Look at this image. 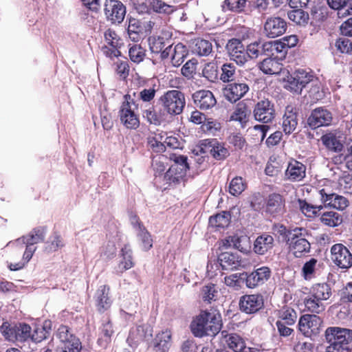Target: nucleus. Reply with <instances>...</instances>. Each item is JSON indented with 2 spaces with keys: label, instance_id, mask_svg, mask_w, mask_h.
Segmentation results:
<instances>
[{
  "label": "nucleus",
  "instance_id": "1",
  "mask_svg": "<svg viewBox=\"0 0 352 352\" xmlns=\"http://www.w3.org/2000/svg\"><path fill=\"white\" fill-rule=\"evenodd\" d=\"M221 316L216 309L201 311L193 320L191 329L196 337L214 336L221 330Z\"/></svg>",
  "mask_w": 352,
  "mask_h": 352
},
{
  "label": "nucleus",
  "instance_id": "2",
  "mask_svg": "<svg viewBox=\"0 0 352 352\" xmlns=\"http://www.w3.org/2000/svg\"><path fill=\"white\" fill-rule=\"evenodd\" d=\"M309 85L311 87L309 92L313 95L314 98L318 100L321 96L320 86L318 81L314 79L313 75L304 69H298L288 77L287 87L291 91L300 94L303 88Z\"/></svg>",
  "mask_w": 352,
  "mask_h": 352
},
{
  "label": "nucleus",
  "instance_id": "3",
  "mask_svg": "<svg viewBox=\"0 0 352 352\" xmlns=\"http://www.w3.org/2000/svg\"><path fill=\"white\" fill-rule=\"evenodd\" d=\"M326 340L330 344L327 352H349L352 342V330L340 327H329L324 332Z\"/></svg>",
  "mask_w": 352,
  "mask_h": 352
},
{
  "label": "nucleus",
  "instance_id": "4",
  "mask_svg": "<svg viewBox=\"0 0 352 352\" xmlns=\"http://www.w3.org/2000/svg\"><path fill=\"white\" fill-rule=\"evenodd\" d=\"M159 102L168 115L177 116L183 112L185 107V95L177 89L168 90L160 98Z\"/></svg>",
  "mask_w": 352,
  "mask_h": 352
},
{
  "label": "nucleus",
  "instance_id": "5",
  "mask_svg": "<svg viewBox=\"0 0 352 352\" xmlns=\"http://www.w3.org/2000/svg\"><path fill=\"white\" fill-rule=\"evenodd\" d=\"M308 232L303 228H296L289 233L287 244L296 258H301L310 252L311 244L307 239Z\"/></svg>",
  "mask_w": 352,
  "mask_h": 352
},
{
  "label": "nucleus",
  "instance_id": "6",
  "mask_svg": "<svg viewBox=\"0 0 352 352\" xmlns=\"http://www.w3.org/2000/svg\"><path fill=\"white\" fill-rule=\"evenodd\" d=\"M56 337L60 344L57 348V352H80L82 344L80 340L75 336L68 327L61 325L58 329Z\"/></svg>",
  "mask_w": 352,
  "mask_h": 352
},
{
  "label": "nucleus",
  "instance_id": "7",
  "mask_svg": "<svg viewBox=\"0 0 352 352\" xmlns=\"http://www.w3.org/2000/svg\"><path fill=\"white\" fill-rule=\"evenodd\" d=\"M124 98L125 101L122 102L119 111L120 121L127 129H135L140 125L138 116L134 112L135 109L138 108V104L133 100L129 101L131 96L129 95H126Z\"/></svg>",
  "mask_w": 352,
  "mask_h": 352
},
{
  "label": "nucleus",
  "instance_id": "8",
  "mask_svg": "<svg viewBox=\"0 0 352 352\" xmlns=\"http://www.w3.org/2000/svg\"><path fill=\"white\" fill-rule=\"evenodd\" d=\"M322 320L315 314H305L298 321L299 331L306 337L314 339L320 331Z\"/></svg>",
  "mask_w": 352,
  "mask_h": 352
},
{
  "label": "nucleus",
  "instance_id": "9",
  "mask_svg": "<svg viewBox=\"0 0 352 352\" xmlns=\"http://www.w3.org/2000/svg\"><path fill=\"white\" fill-rule=\"evenodd\" d=\"M170 160L173 162L169 169L165 174V177L172 182L179 181L184 177L189 169L187 162L188 157L184 155L173 153L170 155Z\"/></svg>",
  "mask_w": 352,
  "mask_h": 352
},
{
  "label": "nucleus",
  "instance_id": "10",
  "mask_svg": "<svg viewBox=\"0 0 352 352\" xmlns=\"http://www.w3.org/2000/svg\"><path fill=\"white\" fill-rule=\"evenodd\" d=\"M1 329L6 338L10 341L25 342L32 337L31 327L25 323L11 327L3 324Z\"/></svg>",
  "mask_w": 352,
  "mask_h": 352
},
{
  "label": "nucleus",
  "instance_id": "11",
  "mask_svg": "<svg viewBox=\"0 0 352 352\" xmlns=\"http://www.w3.org/2000/svg\"><path fill=\"white\" fill-rule=\"evenodd\" d=\"M254 119L260 122H272L276 116L274 104L267 98L258 101L253 109Z\"/></svg>",
  "mask_w": 352,
  "mask_h": 352
},
{
  "label": "nucleus",
  "instance_id": "12",
  "mask_svg": "<svg viewBox=\"0 0 352 352\" xmlns=\"http://www.w3.org/2000/svg\"><path fill=\"white\" fill-rule=\"evenodd\" d=\"M331 260L342 269H349L352 266V254L342 243L334 244L331 248Z\"/></svg>",
  "mask_w": 352,
  "mask_h": 352
},
{
  "label": "nucleus",
  "instance_id": "13",
  "mask_svg": "<svg viewBox=\"0 0 352 352\" xmlns=\"http://www.w3.org/2000/svg\"><path fill=\"white\" fill-rule=\"evenodd\" d=\"M226 49L230 60L234 61L237 65H243L248 61V55L241 40L230 39L226 44Z\"/></svg>",
  "mask_w": 352,
  "mask_h": 352
},
{
  "label": "nucleus",
  "instance_id": "14",
  "mask_svg": "<svg viewBox=\"0 0 352 352\" xmlns=\"http://www.w3.org/2000/svg\"><path fill=\"white\" fill-rule=\"evenodd\" d=\"M332 121V113L324 107L313 109L307 118V124L311 129L329 126Z\"/></svg>",
  "mask_w": 352,
  "mask_h": 352
},
{
  "label": "nucleus",
  "instance_id": "15",
  "mask_svg": "<svg viewBox=\"0 0 352 352\" xmlns=\"http://www.w3.org/2000/svg\"><path fill=\"white\" fill-rule=\"evenodd\" d=\"M104 11L107 20L113 23L122 22L126 14L125 6L118 0H106Z\"/></svg>",
  "mask_w": 352,
  "mask_h": 352
},
{
  "label": "nucleus",
  "instance_id": "16",
  "mask_svg": "<svg viewBox=\"0 0 352 352\" xmlns=\"http://www.w3.org/2000/svg\"><path fill=\"white\" fill-rule=\"evenodd\" d=\"M271 270L268 267L263 266L250 274L244 273L243 276L246 286L248 288H255L267 281L271 276Z\"/></svg>",
  "mask_w": 352,
  "mask_h": 352
},
{
  "label": "nucleus",
  "instance_id": "17",
  "mask_svg": "<svg viewBox=\"0 0 352 352\" xmlns=\"http://www.w3.org/2000/svg\"><path fill=\"white\" fill-rule=\"evenodd\" d=\"M199 151L202 154L210 153L217 160L225 159L228 155V151L217 140H204L201 145Z\"/></svg>",
  "mask_w": 352,
  "mask_h": 352
},
{
  "label": "nucleus",
  "instance_id": "18",
  "mask_svg": "<svg viewBox=\"0 0 352 352\" xmlns=\"http://www.w3.org/2000/svg\"><path fill=\"white\" fill-rule=\"evenodd\" d=\"M249 85L245 82H234L228 84L223 89L224 97L230 102H236L242 98L249 91Z\"/></svg>",
  "mask_w": 352,
  "mask_h": 352
},
{
  "label": "nucleus",
  "instance_id": "19",
  "mask_svg": "<svg viewBox=\"0 0 352 352\" xmlns=\"http://www.w3.org/2000/svg\"><path fill=\"white\" fill-rule=\"evenodd\" d=\"M286 21L278 16L269 17L264 24V34L269 38L283 35L287 30Z\"/></svg>",
  "mask_w": 352,
  "mask_h": 352
},
{
  "label": "nucleus",
  "instance_id": "20",
  "mask_svg": "<svg viewBox=\"0 0 352 352\" xmlns=\"http://www.w3.org/2000/svg\"><path fill=\"white\" fill-rule=\"evenodd\" d=\"M263 305V298L259 294L244 295L239 301L240 310L248 314L257 312Z\"/></svg>",
  "mask_w": 352,
  "mask_h": 352
},
{
  "label": "nucleus",
  "instance_id": "21",
  "mask_svg": "<svg viewBox=\"0 0 352 352\" xmlns=\"http://www.w3.org/2000/svg\"><path fill=\"white\" fill-rule=\"evenodd\" d=\"M194 104L201 110H208L215 106L217 100L212 91L201 89L195 91L192 96Z\"/></svg>",
  "mask_w": 352,
  "mask_h": 352
},
{
  "label": "nucleus",
  "instance_id": "22",
  "mask_svg": "<svg viewBox=\"0 0 352 352\" xmlns=\"http://www.w3.org/2000/svg\"><path fill=\"white\" fill-rule=\"evenodd\" d=\"M306 166L300 162L293 160L287 165L285 173V179L292 182H301L306 177Z\"/></svg>",
  "mask_w": 352,
  "mask_h": 352
},
{
  "label": "nucleus",
  "instance_id": "23",
  "mask_svg": "<svg viewBox=\"0 0 352 352\" xmlns=\"http://www.w3.org/2000/svg\"><path fill=\"white\" fill-rule=\"evenodd\" d=\"M321 196V201L324 204V207H331L339 210H343L349 206L348 199L335 193L327 194L324 189L319 191Z\"/></svg>",
  "mask_w": 352,
  "mask_h": 352
},
{
  "label": "nucleus",
  "instance_id": "24",
  "mask_svg": "<svg viewBox=\"0 0 352 352\" xmlns=\"http://www.w3.org/2000/svg\"><path fill=\"white\" fill-rule=\"evenodd\" d=\"M153 336V329L148 324L138 325L131 330L128 341L134 344L149 341Z\"/></svg>",
  "mask_w": 352,
  "mask_h": 352
},
{
  "label": "nucleus",
  "instance_id": "25",
  "mask_svg": "<svg viewBox=\"0 0 352 352\" xmlns=\"http://www.w3.org/2000/svg\"><path fill=\"white\" fill-rule=\"evenodd\" d=\"M109 287L105 285H101L97 289L94 298L98 311L102 313L109 309L112 300L109 296Z\"/></svg>",
  "mask_w": 352,
  "mask_h": 352
},
{
  "label": "nucleus",
  "instance_id": "26",
  "mask_svg": "<svg viewBox=\"0 0 352 352\" xmlns=\"http://www.w3.org/2000/svg\"><path fill=\"white\" fill-rule=\"evenodd\" d=\"M46 233L47 230L45 227H37L34 228L28 234L19 238L16 243L33 247L34 244L44 241Z\"/></svg>",
  "mask_w": 352,
  "mask_h": 352
},
{
  "label": "nucleus",
  "instance_id": "27",
  "mask_svg": "<svg viewBox=\"0 0 352 352\" xmlns=\"http://www.w3.org/2000/svg\"><path fill=\"white\" fill-rule=\"evenodd\" d=\"M218 262L221 268L225 270H234L238 269L242 264L241 259L236 254L225 252L218 256Z\"/></svg>",
  "mask_w": 352,
  "mask_h": 352
},
{
  "label": "nucleus",
  "instance_id": "28",
  "mask_svg": "<svg viewBox=\"0 0 352 352\" xmlns=\"http://www.w3.org/2000/svg\"><path fill=\"white\" fill-rule=\"evenodd\" d=\"M297 125L298 119L296 111L293 107L287 106L283 117V130L285 134L289 135L296 129Z\"/></svg>",
  "mask_w": 352,
  "mask_h": 352
},
{
  "label": "nucleus",
  "instance_id": "29",
  "mask_svg": "<svg viewBox=\"0 0 352 352\" xmlns=\"http://www.w3.org/2000/svg\"><path fill=\"white\" fill-rule=\"evenodd\" d=\"M282 60L276 58H267L259 64V69L265 74H279L283 67Z\"/></svg>",
  "mask_w": 352,
  "mask_h": 352
},
{
  "label": "nucleus",
  "instance_id": "30",
  "mask_svg": "<svg viewBox=\"0 0 352 352\" xmlns=\"http://www.w3.org/2000/svg\"><path fill=\"white\" fill-rule=\"evenodd\" d=\"M250 110L248 105L241 102L236 104L230 117V121L238 122L241 127H245L248 122Z\"/></svg>",
  "mask_w": 352,
  "mask_h": 352
},
{
  "label": "nucleus",
  "instance_id": "31",
  "mask_svg": "<svg viewBox=\"0 0 352 352\" xmlns=\"http://www.w3.org/2000/svg\"><path fill=\"white\" fill-rule=\"evenodd\" d=\"M172 41V35L168 32H164L161 35L154 38L150 43V49L153 53H160L169 47Z\"/></svg>",
  "mask_w": 352,
  "mask_h": 352
},
{
  "label": "nucleus",
  "instance_id": "32",
  "mask_svg": "<svg viewBox=\"0 0 352 352\" xmlns=\"http://www.w3.org/2000/svg\"><path fill=\"white\" fill-rule=\"evenodd\" d=\"M284 200L279 194L273 193L269 195L266 201V212L272 215H277L283 211Z\"/></svg>",
  "mask_w": 352,
  "mask_h": 352
},
{
  "label": "nucleus",
  "instance_id": "33",
  "mask_svg": "<svg viewBox=\"0 0 352 352\" xmlns=\"http://www.w3.org/2000/svg\"><path fill=\"white\" fill-rule=\"evenodd\" d=\"M274 246V238L269 234H263L256 238L254 243V251L256 254L263 255Z\"/></svg>",
  "mask_w": 352,
  "mask_h": 352
},
{
  "label": "nucleus",
  "instance_id": "34",
  "mask_svg": "<svg viewBox=\"0 0 352 352\" xmlns=\"http://www.w3.org/2000/svg\"><path fill=\"white\" fill-rule=\"evenodd\" d=\"M221 335L228 346L234 352H240L245 346L243 339L236 333H228L223 331Z\"/></svg>",
  "mask_w": 352,
  "mask_h": 352
},
{
  "label": "nucleus",
  "instance_id": "35",
  "mask_svg": "<svg viewBox=\"0 0 352 352\" xmlns=\"http://www.w3.org/2000/svg\"><path fill=\"white\" fill-rule=\"evenodd\" d=\"M120 257L121 259L118 267V271L119 272L122 273L133 267L134 263L132 256V250L129 245H124L121 249Z\"/></svg>",
  "mask_w": 352,
  "mask_h": 352
},
{
  "label": "nucleus",
  "instance_id": "36",
  "mask_svg": "<svg viewBox=\"0 0 352 352\" xmlns=\"http://www.w3.org/2000/svg\"><path fill=\"white\" fill-rule=\"evenodd\" d=\"M298 202L301 212L309 218L319 216L320 211L324 208V205H314L303 199H298Z\"/></svg>",
  "mask_w": 352,
  "mask_h": 352
},
{
  "label": "nucleus",
  "instance_id": "37",
  "mask_svg": "<svg viewBox=\"0 0 352 352\" xmlns=\"http://www.w3.org/2000/svg\"><path fill=\"white\" fill-rule=\"evenodd\" d=\"M310 292L312 297L326 300L331 295V289L327 283H318L312 286Z\"/></svg>",
  "mask_w": 352,
  "mask_h": 352
},
{
  "label": "nucleus",
  "instance_id": "38",
  "mask_svg": "<svg viewBox=\"0 0 352 352\" xmlns=\"http://www.w3.org/2000/svg\"><path fill=\"white\" fill-rule=\"evenodd\" d=\"M322 144L330 151L340 152L343 148V144L337 138L336 134L329 133L321 137Z\"/></svg>",
  "mask_w": 352,
  "mask_h": 352
},
{
  "label": "nucleus",
  "instance_id": "39",
  "mask_svg": "<svg viewBox=\"0 0 352 352\" xmlns=\"http://www.w3.org/2000/svg\"><path fill=\"white\" fill-rule=\"evenodd\" d=\"M287 16L289 20L296 25L303 27L308 24L309 20V14L303 10L298 8L289 11Z\"/></svg>",
  "mask_w": 352,
  "mask_h": 352
},
{
  "label": "nucleus",
  "instance_id": "40",
  "mask_svg": "<svg viewBox=\"0 0 352 352\" xmlns=\"http://www.w3.org/2000/svg\"><path fill=\"white\" fill-rule=\"evenodd\" d=\"M320 214V221L325 226L336 227L342 222V216L335 211L323 212Z\"/></svg>",
  "mask_w": 352,
  "mask_h": 352
},
{
  "label": "nucleus",
  "instance_id": "41",
  "mask_svg": "<svg viewBox=\"0 0 352 352\" xmlns=\"http://www.w3.org/2000/svg\"><path fill=\"white\" fill-rule=\"evenodd\" d=\"M247 0H224L221 8L223 12H242L246 6Z\"/></svg>",
  "mask_w": 352,
  "mask_h": 352
},
{
  "label": "nucleus",
  "instance_id": "42",
  "mask_svg": "<svg viewBox=\"0 0 352 352\" xmlns=\"http://www.w3.org/2000/svg\"><path fill=\"white\" fill-rule=\"evenodd\" d=\"M298 318L296 311L290 307H285L279 311V319L277 321L284 322L288 326L295 324Z\"/></svg>",
  "mask_w": 352,
  "mask_h": 352
},
{
  "label": "nucleus",
  "instance_id": "43",
  "mask_svg": "<svg viewBox=\"0 0 352 352\" xmlns=\"http://www.w3.org/2000/svg\"><path fill=\"white\" fill-rule=\"evenodd\" d=\"M230 214L228 212H223L209 219V224L212 227L224 228L230 223Z\"/></svg>",
  "mask_w": 352,
  "mask_h": 352
},
{
  "label": "nucleus",
  "instance_id": "44",
  "mask_svg": "<svg viewBox=\"0 0 352 352\" xmlns=\"http://www.w3.org/2000/svg\"><path fill=\"white\" fill-rule=\"evenodd\" d=\"M170 332L168 330L158 333L155 338V346L162 350V352H166L170 346Z\"/></svg>",
  "mask_w": 352,
  "mask_h": 352
},
{
  "label": "nucleus",
  "instance_id": "45",
  "mask_svg": "<svg viewBox=\"0 0 352 352\" xmlns=\"http://www.w3.org/2000/svg\"><path fill=\"white\" fill-rule=\"evenodd\" d=\"M139 232L136 233L140 241V245L143 250L148 251L153 247V239L151 235L145 227L139 226Z\"/></svg>",
  "mask_w": 352,
  "mask_h": 352
},
{
  "label": "nucleus",
  "instance_id": "46",
  "mask_svg": "<svg viewBox=\"0 0 352 352\" xmlns=\"http://www.w3.org/2000/svg\"><path fill=\"white\" fill-rule=\"evenodd\" d=\"M188 54L186 47L181 43L175 45V55L172 58V65L174 67L180 66Z\"/></svg>",
  "mask_w": 352,
  "mask_h": 352
},
{
  "label": "nucleus",
  "instance_id": "47",
  "mask_svg": "<svg viewBox=\"0 0 352 352\" xmlns=\"http://www.w3.org/2000/svg\"><path fill=\"white\" fill-rule=\"evenodd\" d=\"M26 245L25 251L23 253V259L21 261L17 263H10L9 265V268L10 270L16 271L22 269L26 263L29 262V261L32 258L34 252L36 250V247Z\"/></svg>",
  "mask_w": 352,
  "mask_h": 352
},
{
  "label": "nucleus",
  "instance_id": "48",
  "mask_svg": "<svg viewBox=\"0 0 352 352\" xmlns=\"http://www.w3.org/2000/svg\"><path fill=\"white\" fill-rule=\"evenodd\" d=\"M201 296L204 301L210 303L217 299L218 291L215 285L208 284L202 287Z\"/></svg>",
  "mask_w": 352,
  "mask_h": 352
},
{
  "label": "nucleus",
  "instance_id": "49",
  "mask_svg": "<svg viewBox=\"0 0 352 352\" xmlns=\"http://www.w3.org/2000/svg\"><path fill=\"white\" fill-rule=\"evenodd\" d=\"M151 10L160 14H169L173 10L172 7L162 0H147Z\"/></svg>",
  "mask_w": 352,
  "mask_h": 352
},
{
  "label": "nucleus",
  "instance_id": "50",
  "mask_svg": "<svg viewBox=\"0 0 352 352\" xmlns=\"http://www.w3.org/2000/svg\"><path fill=\"white\" fill-rule=\"evenodd\" d=\"M129 56L132 62L138 64L144 60L146 50L140 45H133L129 50Z\"/></svg>",
  "mask_w": 352,
  "mask_h": 352
},
{
  "label": "nucleus",
  "instance_id": "51",
  "mask_svg": "<svg viewBox=\"0 0 352 352\" xmlns=\"http://www.w3.org/2000/svg\"><path fill=\"white\" fill-rule=\"evenodd\" d=\"M320 299L314 297L305 300V305L307 309L311 312L320 314L325 309V306Z\"/></svg>",
  "mask_w": 352,
  "mask_h": 352
},
{
  "label": "nucleus",
  "instance_id": "52",
  "mask_svg": "<svg viewBox=\"0 0 352 352\" xmlns=\"http://www.w3.org/2000/svg\"><path fill=\"white\" fill-rule=\"evenodd\" d=\"M64 246V243L57 233H54L51 236L49 240L45 243V250L47 252H52L58 250Z\"/></svg>",
  "mask_w": 352,
  "mask_h": 352
},
{
  "label": "nucleus",
  "instance_id": "53",
  "mask_svg": "<svg viewBox=\"0 0 352 352\" xmlns=\"http://www.w3.org/2000/svg\"><path fill=\"white\" fill-rule=\"evenodd\" d=\"M212 50V43L205 39H198L196 41L194 51L199 56H208Z\"/></svg>",
  "mask_w": 352,
  "mask_h": 352
},
{
  "label": "nucleus",
  "instance_id": "54",
  "mask_svg": "<svg viewBox=\"0 0 352 352\" xmlns=\"http://www.w3.org/2000/svg\"><path fill=\"white\" fill-rule=\"evenodd\" d=\"M246 185L242 177H236L232 179L229 185V192L233 196H238L245 189Z\"/></svg>",
  "mask_w": 352,
  "mask_h": 352
},
{
  "label": "nucleus",
  "instance_id": "55",
  "mask_svg": "<svg viewBox=\"0 0 352 352\" xmlns=\"http://www.w3.org/2000/svg\"><path fill=\"white\" fill-rule=\"evenodd\" d=\"M220 79L224 82H229L234 80L236 67L232 63H225L221 67Z\"/></svg>",
  "mask_w": 352,
  "mask_h": 352
},
{
  "label": "nucleus",
  "instance_id": "56",
  "mask_svg": "<svg viewBox=\"0 0 352 352\" xmlns=\"http://www.w3.org/2000/svg\"><path fill=\"white\" fill-rule=\"evenodd\" d=\"M202 75L208 80L214 82L218 78L217 66L214 63H208L202 70Z\"/></svg>",
  "mask_w": 352,
  "mask_h": 352
},
{
  "label": "nucleus",
  "instance_id": "57",
  "mask_svg": "<svg viewBox=\"0 0 352 352\" xmlns=\"http://www.w3.org/2000/svg\"><path fill=\"white\" fill-rule=\"evenodd\" d=\"M104 40L108 45L120 48L122 45L121 40L115 31L109 29L104 32Z\"/></svg>",
  "mask_w": 352,
  "mask_h": 352
},
{
  "label": "nucleus",
  "instance_id": "58",
  "mask_svg": "<svg viewBox=\"0 0 352 352\" xmlns=\"http://www.w3.org/2000/svg\"><path fill=\"white\" fill-rule=\"evenodd\" d=\"M274 47L272 51V56L283 60L287 55L288 50L285 44L282 41H274Z\"/></svg>",
  "mask_w": 352,
  "mask_h": 352
},
{
  "label": "nucleus",
  "instance_id": "59",
  "mask_svg": "<svg viewBox=\"0 0 352 352\" xmlns=\"http://www.w3.org/2000/svg\"><path fill=\"white\" fill-rule=\"evenodd\" d=\"M232 247L241 252H246L248 251V248H250L249 239L244 236H233Z\"/></svg>",
  "mask_w": 352,
  "mask_h": 352
},
{
  "label": "nucleus",
  "instance_id": "60",
  "mask_svg": "<svg viewBox=\"0 0 352 352\" xmlns=\"http://www.w3.org/2000/svg\"><path fill=\"white\" fill-rule=\"evenodd\" d=\"M142 116L150 123L155 125L160 124V119L155 112L153 106L148 107L142 111Z\"/></svg>",
  "mask_w": 352,
  "mask_h": 352
},
{
  "label": "nucleus",
  "instance_id": "61",
  "mask_svg": "<svg viewBox=\"0 0 352 352\" xmlns=\"http://www.w3.org/2000/svg\"><path fill=\"white\" fill-rule=\"evenodd\" d=\"M197 61L195 58L188 60L182 68V74L183 76L188 78L192 77L193 74L195 73L197 68Z\"/></svg>",
  "mask_w": 352,
  "mask_h": 352
},
{
  "label": "nucleus",
  "instance_id": "62",
  "mask_svg": "<svg viewBox=\"0 0 352 352\" xmlns=\"http://www.w3.org/2000/svg\"><path fill=\"white\" fill-rule=\"evenodd\" d=\"M250 204L254 210L258 211L264 208L266 201L261 193H255L251 198Z\"/></svg>",
  "mask_w": 352,
  "mask_h": 352
},
{
  "label": "nucleus",
  "instance_id": "63",
  "mask_svg": "<svg viewBox=\"0 0 352 352\" xmlns=\"http://www.w3.org/2000/svg\"><path fill=\"white\" fill-rule=\"evenodd\" d=\"M245 50L248 53V58H256L260 55H263L260 42H254L250 44Z\"/></svg>",
  "mask_w": 352,
  "mask_h": 352
},
{
  "label": "nucleus",
  "instance_id": "64",
  "mask_svg": "<svg viewBox=\"0 0 352 352\" xmlns=\"http://www.w3.org/2000/svg\"><path fill=\"white\" fill-rule=\"evenodd\" d=\"M336 47L342 53L352 52V43L349 39H338L336 43Z\"/></svg>",
  "mask_w": 352,
  "mask_h": 352
}]
</instances>
